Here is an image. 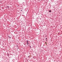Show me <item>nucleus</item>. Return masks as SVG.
I'll return each instance as SVG.
<instances>
[{
	"mask_svg": "<svg viewBox=\"0 0 62 62\" xmlns=\"http://www.w3.org/2000/svg\"><path fill=\"white\" fill-rule=\"evenodd\" d=\"M51 12V10H49V12Z\"/></svg>",
	"mask_w": 62,
	"mask_h": 62,
	"instance_id": "1",
	"label": "nucleus"
},
{
	"mask_svg": "<svg viewBox=\"0 0 62 62\" xmlns=\"http://www.w3.org/2000/svg\"><path fill=\"white\" fill-rule=\"evenodd\" d=\"M47 39V38H46V40Z\"/></svg>",
	"mask_w": 62,
	"mask_h": 62,
	"instance_id": "4",
	"label": "nucleus"
},
{
	"mask_svg": "<svg viewBox=\"0 0 62 62\" xmlns=\"http://www.w3.org/2000/svg\"><path fill=\"white\" fill-rule=\"evenodd\" d=\"M29 44V43H27V44L28 45Z\"/></svg>",
	"mask_w": 62,
	"mask_h": 62,
	"instance_id": "2",
	"label": "nucleus"
},
{
	"mask_svg": "<svg viewBox=\"0 0 62 62\" xmlns=\"http://www.w3.org/2000/svg\"><path fill=\"white\" fill-rule=\"evenodd\" d=\"M22 11V10H21V11Z\"/></svg>",
	"mask_w": 62,
	"mask_h": 62,
	"instance_id": "6",
	"label": "nucleus"
},
{
	"mask_svg": "<svg viewBox=\"0 0 62 62\" xmlns=\"http://www.w3.org/2000/svg\"><path fill=\"white\" fill-rule=\"evenodd\" d=\"M27 43H28V41H27Z\"/></svg>",
	"mask_w": 62,
	"mask_h": 62,
	"instance_id": "3",
	"label": "nucleus"
},
{
	"mask_svg": "<svg viewBox=\"0 0 62 62\" xmlns=\"http://www.w3.org/2000/svg\"><path fill=\"white\" fill-rule=\"evenodd\" d=\"M46 43H46H45V44H47Z\"/></svg>",
	"mask_w": 62,
	"mask_h": 62,
	"instance_id": "5",
	"label": "nucleus"
}]
</instances>
